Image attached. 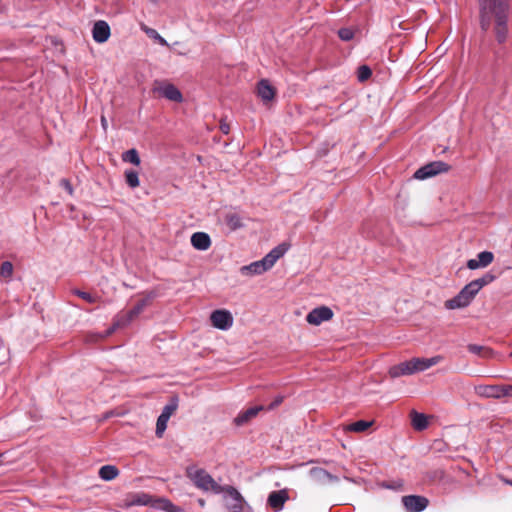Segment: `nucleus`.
I'll use <instances>...</instances> for the list:
<instances>
[{
    "label": "nucleus",
    "instance_id": "c756f323",
    "mask_svg": "<svg viewBox=\"0 0 512 512\" xmlns=\"http://www.w3.org/2000/svg\"><path fill=\"white\" fill-rule=\"evenodd\" d=\"M13 264L9 261H5L0 266V277L4 279H10L13 274Z\"/></svg>",
    "mask_w": 512,
    "mask_h": 512
},
{
    "label": "nucleus",
    "instance_id": "ea45409f",
    "mask_svg": "<svg viewBox=\"0 0 512 512\" xmlns=\"http://www.w3.org/2000/svg\"><path fill=\"white\" fill-rule=\"evenodd\" d=\"M220 129L223 133L227 134L229 132V125L222 123Z\"/></svg>",
    "mask_w": 512,
    "mask_h": 512
},
{
    "label": "nucleus",
    "instance_id": "473e14b6",
    "mask_svg": "<svg viewBox=\"0 0 512 512\" xmlns=\"http://www.w3.org/2000/svg\"><path fill=\"white\" fill-rule=\"evenodd\" d=\"M73 293L75 295H77L78 297L82 298L83 300H85L88 303L96 302V297L93 296L92 294L88 293V292H84V291H81L79 289H74Z\"/></svg>",
    "mask_w": 512,
    "mask_h": 512
},
{
    "label": "nucleus",
    "instance_id": "c85d7f7f",
    "mask_svg": "<svg viewBox=\"0 0 512 512\" xmlns=\"http://www.w3.org/2000/svg\"><path fill=\"white\" fill-rule=\"evenodd\" d=\"M371 422L359 420L349 425L348 429L353 432H363L371 426Z\"/></svg>",
    "mask_w": 512,
    "mask_h": 512
},
{
    "label": "nucleus",
    "instance_id": "f3484780",
    "mask_svg": "<svg viewBox=\"0 0 512 512\" xmlns=\"http://www.w3.org/2000/svg\"><path fill=\"white\" fill-rule=\"evenodd\" d=\"M309 475L311 479L317 483L337 481V477L331 475L328 471L320 467H314L310 469Z\"/></svg>",
    "mask_w": 512,
    "mask_h": 512
},
{
    "label": "nucleus",
    "instance_id": "f03ea898",
    "mask_svg": "<svg viewBox=\"0 0 512 512\" xmlns=\"http://www.w3.org/2000/svg\"><path fill=\"white\" fill-rule=\"evenodd\" d=\"M442 359L443 357L439 355L431 358H412L408 361H404L398 365L392 366L389 369V374L392 378H397L404 375H412L437 365L442 361Z\"/></svg>",
    "mask_w": 512,
    "mask_h": 512
},
{
    "label": "nucleus",
    "instance_id": "2eb2a0df",
    "mask_svg": "<svg viewBox=\"0 0 512 512\" xmlns=\"http://www.w3.org/2000/svg\"><path fill=\"white\" fill-rule=\"evenodd\" d=\"M288 500L286 490L273 491L268 496V505L276 512L283 509L285 502Z\"/></svg>",
    "mask_w": 512,
    "mask_h": 512
},
{
    "label": "nucleus",
    "instance_id": "f257e3e1",
    "mask_svg": "<svg viewBox=\"0 0 512 512\" xmlns=\"http://www.w3.org/2000/svg\"><path fill=\"white\" fill-rule=\"evenodd\" d=\"M481 28L487 31L494 24V33L498 43H504L508 36V0H479Z\"/></svg>",
    "mask_w": 512,
    "mask_h": 512
},
{
    "label": "nucleus",
    "instance_id": "37998d69",
    "mask_svg": "<svg viewBox=\"0 0 512 512\" xmlns=\"http://www.w3.org/2000/svg\"><path fill=\"white\" fill-rule=\"evenodd\" d=\"M505 483L512 486V480H505Z\"/></svg>",
    "mask_w": 512,
    "mask_h": 512
},
{
    "label": "nucleus",
    "instance_id": "39448f33",
    "mask_svg": "<svg viewBox=\"0 0 512 512\" xmlns=\"http://www.w3.org/2000/svg\"><path fill=\"white\" fill-rule=\"evenodd\" d=\"M156 297L154 292H148L143 298L137 301L135 306L126 313L118 314L109 329L108 334L113 333L117 328L130 324Z\"/></svg>",
    "mask_w": 512,
    "mask_h": 512
},
{
    "label": "nucleus",
    "instance_id": "6e6552de",
    "mask_svg": "<svg viewBox=\"0 0 512 512\" xmlns=\"http://www.w3.org/2000/svg\"><path fill=\"white\" fill-rule=\"evenodd\" d=\"M449 166L442 161H435L424 165L414 173V178L424 180L433 177L441 172L448 171Z\"/></svg>",
    "mask_w": 512,
    "mask_h": 512
},
{
    "label": "nucleus",
    "instance_id": "cd10ccee",
    "mask_svg": "<svg viewBox=\"0 0 512 512\" xmlns=\"http://www.w3.org/2000/svg\"><path fill=\"white\" fill-rule=\"evenodd\" d=\"M168 420H169V418H167L166 415H161V414L159 415V417L157 419L156 431H155L157 437L160 438L163 436V433L167 428Z\"/></svg>",
    "mask_w": 512,
    "mask_h": 512
},
{
    "label": "nucleus",
    "instance_id": "412c9836",
    "mask_svg": "<svg viewBox=\"0 0 512 512\" xmlns=\"http://www.w3.org/2000/svg\"><path fill=\"white\" fill-rule=\"evenodd\" d=\"M495 280V275L488 272L480 278L471 281L469 284L476 293H478L484 286L492 283Z\"/></svg>",
    "mask_w": 512,
    "mask_h": 512
},
{
    "label": "nucleus",
    "instance_id": "f704fd0d",
    "mask_svg": "<svg viewBox=\"0 0 512 512\" xmlns=\"http://www.w3.org/2000/svg\"><path fill=\"white\" fill-rule=\"evenodd\" d=\"M176 409H177V403L174 402V403L168 404L163 408L161 415H166L167 418H170Z\"/></svg>",
    "mask_w": 512,
    "mask_h": 512
},
{
    "label": "nucleus",
    "instance_id": "c03bdc74",
    "mask_svg": "<svg viewBox=\"0 0 512 512\" xmlns=\"http://www.w3.org/2000/svg\"><path fill=\"white\" fill-rule=\"evenodd\" d=\"M511 356H512V351H511Z\"/></svg>",
    "mask_w": 512,
    "mask_h": 512
},
{
    "label": "nucleus",
    "instance_id": "4be33fe9",
    "mask_svg": "<svg viewBox=\"0 0 512 512\" xmlns=\"http://www.w3.org/2000/svg\"><path fill=\"white\" fill-rule=\"evenodd\" d=\"M119 475V470L114 465H104L99 469V477L104 481H111Z\"/></svg>",
    "mask_w": 512,
    "mask_h": 512
},
{
    "label": "nucleus",
    "instance_id": "20e7f679",
    "mask_svg": "<svg viewBox=\"0 0 512 512\" xmlns=\"http://www.w3.org/2000/svg\"><path fill=\"white\" fill-rule=\"evenodd\" d=\"M186 475L198 489L214 494L222 493L223 486L219 485L204 469L189 466L186 469Z\"/></svg>",
    "mask_w": 512,
    "mask_h": 512
},
{
    "label": "nucleus",
    "instance_id": "58836bf2",
    "mask_svg": "<svg viewBox=\"0 0 512 512\" xmlns=\"http://www.w3.org/2000/svg\"><path fill=\"white\" fill-rule=\"evenodd\" d=\"M283 401V396L279 395L275 398V400L268 406L269 410H272L276 408L278 405H280Z\"/></svg>",
    "mask_w": 512,
    "mask_h": 512
},
{
    "label": "nucleus",
    "instance_id": "393cba45",
    "mask_svg": "<svg viewBox=\"0 0 512 512\" xmlns=\"http://www.w3.org/2000/svg\"><path fill=\"white\" fill-rule=\"evenodd\" d=\"M122 160L124 162H128V163H131L136 166L140 165V163H141L139 154L136 149H130V150L125 151L122 154Z\"/></svg>",
    "mask_w": 512,
    "mask_h": 512
},
{
    "label": "nucleus",
    "instance_id": "6ab92c4d",
    "mask_svg": "<svg viewBox=\"0 0 512 512\" xmlns=\"http://www.w3.org/2000/svg\"><path fill=\"white\" fill-rule=\"evenodd\" d=\"M476 393L486 398H500V386L480 385L476 387Z\"/></svg>",
    "mask_w": 512,
    "mask_h": 512
},
{
    "label": "nucleus",
    "instance_id": "a211bd4d",
    "mask_svg": "<svg viewBox=\"0 0 512 512\" xmlns=\"http://www.w3.org/2000/svg\"><path fill=\"white\" fill-rule=\"evenodd\" d=\"M257 91H258V96L263 100V101H270L274 98L275 96V90L274 88L270 85V83L268 82V80H265V79H262L259 83H258V88H257Z\"/></svg>",
    "mask_w": 512,
    "mask_h": 512
},
{
    "label": "nucleus",
    "instance_id": "aec40b11",
    "mask_svg": "<svg viewBox=\"0 0 512 512\" xmlns=\"http://www.w3.org/2000/svg\"><path fill=\"white\" fill-rule=\"evenodd\" d=\"M262 410H263V406H261V405L251 407V408L245 410L244 412H241L235 418V423L237 425H243V424L247 423L250 419L255 417Z\"/></svg>",
    "mask_w": 512,
    "mask_h": 512
},
{
    "label": "nucleus",
    "instance_id": "c9c22d12",
    "mask_svg": "<svg viewBox=\"0 0 512 512\" xmlns=\"http://www.w3.org/2000/svg\"><path fill=\"white\" fill-rule=\"evenodd\" d=\"M512 397V385L500 386V398Z\"/></svg>",
    "mask_w": 512,
    "mask_h": 512
},
{
    "label": "nucleus",
    "instance_id": "7ed1b4c3",
    "mask_svg": "<svg viewBox=\"0 0 512 512\" xmlns=\"http://www.w3.org/2000/svg\"><path fill=\"white\" fill-rule=\"evenodd\" d=\"M288 251V245L280 244L273 248L261 260L250 263L249 265L242 266L240 272L242 275L253 276L261 275L271 269L279 258H281Z\"/></svg>",
    "mask_w": 512,
    "mask_h": 512
},
{
    "label": "nucleus",
    "instance_id": "bb28decb",
    "mask_svg": "<svg viewBox=\"0 0 512 512\" xmlns=\"http://www.w3.org/2000/svg\"><path fill=\"white\" fill-rule=\"evenodd\" d=\"M141 29L148 37L158 41L163 46L167 45V41L155 29L147 27L146 25H142Z\"/></svg>",
    "mask_w": 512,
    "mask_h": 512
},
{
    "label": "nucleus",
    "instance_id": "72a5a7b5",
    "mask_svg": "<svg viewBox=\"0 0 512 512\" xmlns=\"http://www.w3.org/2000/svg\"><path fill=\"white\" fill-rule=\"evenodd\" d=\"M162 508L167 512H183L181 508L175 506L172 502L167 499H162Z\"/></svg>",
    "mask_w": 512,
    "mask_h": 512
},
{
    "label": "nucleus",
    "instance_id": "dca6fc26",
    "mask_svg": "<svg viewBox=\"0 0 512 512\" xmlns=\"http://www.w3.org/2000/svg\"><path fill=\"white\" fill-rule=\"evenodd\" d=\"M192 246L200 251H205L211 246V239L205 232H195L191 236Z\"/></svg>",
    "mask_w": 512,
    "mask_h": 512
},
{
    "label": "nucleus",
    "instance_id": "9b49d317",
    "mask_svg": "<svg viewBox=\"0 0 512 512\" xmlns=\"http://www.w3.org/2000/svg\"><path fill=\"white\" fill-rule=\"evenodd\" d=\"M333 317V311L327 306H320L311 310L307 316L306 321L311 325H320L325 321H329Z\"/></svg>",
    "mask_w": 512,
    "mask_h": 512
},
{
    "label": "nucleus",
    "instance_id": "2f4dec72",
    "mask_svg": "<svg viewBox=\"0 0 512 512\" xmlns=\"http://www.w3.org/2000/svg\"><path fill=\"white\" fill-rule=\"evenodd\" d=\"M371 74H372L371 69L366 65L360 66L358 68L357 76H358L359 81H361V82L369 79Z\"/></svg>",
    "mask_w": 512,
    "mask_h": 512
},
{
    "label": "nucleus",
    "instance_id": "e433bc0d",
    "mask_svg": "<svg viewBox=\"0 0 512 512\" xmlns=\"http://www.w3.org/2000/svg\"><path fill=\"white\" fill-rule=\"evenodd\" d=\"M61 187H63L70 195L73 194V187L71 183L67 179H62L60 181Z\"/></svg>",
    "mask_w": 512,
    "mask_h": 512
},
{
    "label": "nucleus",
    "instance_id": "4468645a",
    "mask_svg": "<svg viewBox=\"0 0 512 512\" xmlns=\"http://www.w3.org/2000/svg\"><path fill=\"white\" fill-rule=\"evenodd\" d=\"M157 92L168 100L181 102L183 97L179 89L170 83H164L156 88Z\"/></svg>",
    "mask_w": 512,
    "mask_h": 512
},
{
    "label": "nucleus",
    "instance_id": "a878e982",
    "mask_svg": "<svg viewBox=\"0 0 512 512\" xmlns=\"http://www.w3.org/2000/svg\"><path fill=\"white\" fill-rule=\"evenodd\" d=\"M125 180L127 185L131 188H136L140 184L138 172L135 170H126Z\"/></svg>",
    "mask_w": 512,
    "mask_h": 512
},
{
    "label": "nucleus",
    "instance_id": "79ce46f5",
    "mask_svg": "<svg viewBox=\"0 0 512 512\" xmlns=\"http://www.w3.org/2000/svg\"><path fill=\"white\" fill-rule=\"evenodd\" d=\"M198 502H199L200 506H202V507L205 505V502L203 499H199Z\"/></svg>",
    "mask_w": 512,
    "mask_h": 512
},
{
    "label": "nucleus",
    "instance_id": "f8f14e48",
    "mask_svg": "<svg viewBox=\"0 0 512 512\" xmlns=\"http://www.w3.org/2000/svg\"><path fill=\"white\" fill-rule=\"evenodd\" d=\"M494 255L490 251L480 252L476 258L467 261V267L470 270L485 268L493 262Z\"/></svg>",
    "mask_w": 512,
    "mask_h": 512
},
{
    "label": "nucleus",
    "instance_id": "ddd939ff",
    "mask_svg": "<svg viewBox=\"0 0 512 512\" xmlns=\"http://www.w3.org/2000/svg\"><path fill=\"white\" fill-rule=\"evenodd\" d=\"M110 34V27L106 21L99 20L94 23L92 35L95 42H106L109 39Z\"/></svg>",
    "mask_w": 512,
    "mask_h": 512
},
{
    "label": "nucleus",
    "instance_id": "423d86ee",
    "mask_svg": "<svg viewBox=\"0 0 512 512\" xmlns=\"http://www.w3.org/2000/svg\"><path fill=\"white\" fill-rule=\"evenodd\" d=\"M477 293L472 289L470 284L465 285L461 291L453 298L445 302V307L450 310L467 307L475 298Z\"/></svg>",
    "mask_w": 512,
    "mask_h": 512
},
{
    "label": "nucleus",
    "instance_id": "1a4fd4ad",
    "mask_svg": "<svg viewBox=\"0 0 512 512\" xmlns=\"http://www.w3.org/2000/svg\"><path fill=\"white\" fill-rule=\"evenodd\" d=\"M401 502L406 512H422L429 505V500L420 495L403 496Z\"/></svg>",
    "mask_w": 512,
    "mask_h": 512
},
{
    "label": "nucleus",
    "instance_id": "5701e85b",
    "mask_svg": "<svg viewBox=\"0 0 512 512\" xmlns=\"http://www.w3.org/2000/svg\"><path fill=\"white\" fill-rule=\"evenodd\" d=\"M411 422L414 429L419 431L424 430L428 426L427 417L424 414L415 411L411 414Z\"/></svg>",
    "mask_w": 512,
    "mask_h": 512
},
{
    "label": "nucleus",
    "instance_id": "4c0bfd02",
    "mask_svg": "<svg viewBox=\"0 0 512 512\" xmlns=\"http://www.w3.org/2000/svg\"><path fill=\"white\" fill-rule=\"evenodd\" d=\"M468 350L469 352L473 353V354H481V351L483 350V347L482 346H479V345H476V344H469L468 345Z\"/></svg>",
    "mask_w": 512,
    "mask_h": 512
},
{
    "label": "nucleus",
    "instance_id": "a19ab883",
    "mask_svg": "<svg viewBox=\"0 0 512 512\" xmlns=\"http://www.w3.org/2000/svg\"><path fill=\"white\" fill-rule=\"evenodd\" d=\"M101 123H102L103 128L106 129L107 121H106V118L104 116L101 117Z\"/></svg>",
    "mask_w": 512,
    "mask_h": 512
},
{
    "label": "nucleus",
    "instance_id": "0eeeda50",
    "mask_svg": "<svg viewBox=\"0 0 512 512\" xmlns=\"http://www.w3.org/2000/svg\"><path fill=\"white\" fill-rule=\"evenodd\" d=\"M222 493H224L225 506L230 512H243L244 498L234 487L224 486Z\"/></svg>",
    "mask_w": 512,
    "mask_h": 512
},
{
    "label": "nucleus",
    "instance_id": "7c9ffc66",
    "mask_svg": "<svg viewBox=\"0 0 512 512\" xmlns=\"http://www.w3.org/2000/svg\"><path fill=\"white\" fill-rule=\"evenodd\" d=\"M338 36L343 41H350L354 37V30L352 28H348V27L341 28L338 31Z\"/></svg>",
    "mask_w": 512,
    "mask_h": 512
},
{
    "label": "nucleus",
    "instance_id": "9d476101",
    "mask_svg": "<svg viewBox=\"0 0 512 512\" xmlns=\"http://www.w3.org/2000/svg\"><path fill=\"white\" fill-rule=\"evenodd\" d=\"M212 325L220 330H228L233 325V316L228 310H215L210 315Z\"/></svg>",
    "mask_w": 512,
    "mask_h": 512
},
{
    "label": "nucleus",
    "instance_id": "b1692460",
    "mask_svg": "<svg viewBox=\"0 0 512 512\" xmlns=\"http://www.w3.org/2000/svg\"><path fill=\"white\" fill-rule=\"evenodd\" d=\"M227 226L231 230L239 229L243 226L242 218L236 213H229L225 218Z\"/></svg>",
    "mask_w": 512,
    "mask_h": 512
}]
</instances>
